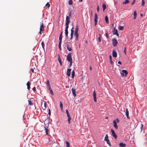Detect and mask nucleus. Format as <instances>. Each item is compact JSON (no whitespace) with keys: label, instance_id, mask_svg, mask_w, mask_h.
<instances>
[{"label":"nucleus","instance_id":"nucleus-1","mask_svg":"<svg viewBox=\"0 0 147 147\" xmlns=\"http://www.w3.org/2000/svg\"><path fill=\"white\" fill-rule=\"evenodd\" d=\"M120 73L122 76H125L127 74L128 72L126 70H123L122 71V72H121Z\"/></svg>","mask_w":147,"mask_h":147},{"label":"nucleus","instance_id":"nucleus-2","mask_svg":"<svg viewBox=\"0 0 147 147\" xmlns=\"http://www.w3.org/2000/svg\"><path fill=\"white\" fill-rule=\"evenodd\" d=\"M71 53H70L68 54L67 56V59L68 62L72 61V57H71Z\"/></svg>","mask_w":147,"mask_h":147},{"label":"nucleus","instance_id":"nucleus-3","mask_svg":"<svg viewBox=\"0 0 147 147\" xmlns=\"http://www.w3.org/2000/svg\"><path fill=\"white\" fill-rule=\"evenodd\" d=\"M112 41L113 46L114 47L116 46L117 44V42L116 39L115 38H113L112 39Z\"/></svg>","mask_w":147,"mask_h":147},{"label":"nucleus","instance_id":"nucleus-4","mask_svg":"<svg viewBox=\"0 0 147 147\" xmlns=\"http://www.w3.org/2000/svg\"><path fill=\"white\" fill-rule=\"evenodd\" d=\"M94 25L96 26L97 22V15L96 13H95L94 14Z\"/></svg>","mask_w":147,"mask_h":147},{"label":"nucleus","instance_id":"nucleus-5","mask_svg":"<svg viewBox=\"0 0 147 147\" xmlns=\"http://www.w3.org/2000/svg\"><path fill=\"white\" fill-rule=\"evenodd\" d=\"M111 132L112 133V134L113 136L115 138V139H117V136L116 134L114 131L112 129H111Z\"/></svg>","mask_w":147,"mask_h":147},{"label":"nucleus","instance_id":"nucleus-6","mask_svg":"<svg viewBox=\"0 0 147 147\" xmlns=\"http://www.w3.org/2000/svg\"><path fill=\"white\" fill-rule=\"evenodd\" d=\"M41 106L42 109L43 110H45L47 107L46 103V102H44L43 104L42 103L41 104Z\"/></svg>","mask_w":147,"mask_h":147},{"label":"nucleus","instance_id":"nucleus-7","mask_svg":"<svg viewBox=\"0 0 147 147\" xmlns=\"http://www.w3.org/2000/svg\"><path fill=\"white\" fill-rule=\"evenodd\" d=\"M113 123H114L113 126L116 129H118V126L117 125V123L116 121L114 120L113 121Z\"/></svg>","mask_w":147,"mask_h":147},{"label":"nucleus","instance_id":"nucleus-8","mask_svg":"<svg viewBox=\"0 0 147 147\" xmlns=\"http://www.w3.org/2000/svg\"><path fill=\"white\" fill-rule=\"evenodd\" d=\"M93 96L94 98V100L95 102L96 101V93L95 92V90L93 92Z\"/></svg>","mask_w":147,"mask_h":147},{"label":"nucleus","instance_id":"nucleus-9","mask_svg":"<svg viewBox=\"0 0 147 147\" xmlns=\"http://www.w3.org/2000/svg\"><path fill=\"white\" fill-rule=\"evenodd\" d=\"M44 30V29L43 24V23H42V24H41L40 26V31H43Z\"/></svg>","mask_w":147,"mask_h":147},{"label":"nucleus","instance_id":"nucleus-10","mask_svg":"<svg viewBox=\"0 0 147 147\" xmlns=\"http://www.w3.org/2000/svg\"><path fill=\"white\" fill-rule=\"evenodd\" d=\"M71 71V69H68L67 70V75L68 76H69L70 75Z\"/></svg>","mask_w":147,"mask_h":147},{"label":"nucleus","instance_id":"nucleus-11","mask_svg":"<svg viewBox=\"0 0 147 147\" xmlns=\"http://www.w3.org/2000/svg\"><path fill=\"white\" fill-rule=\"evenodd\" d=\"M58 61L59 62L60 64V65L61 66L62 65V63L61 62V59L60 58V56L59 54L58 55Z\"/></svg>","mask_w":147,"mask_h":147},{"label":"nucleus","instance_id":"nucleus-12","mask_svg":"<svg viewBox=\"0 0 147 147\" xmlns=\"http://www.w3.org/2000/svg\"><path fill=\"white\" fill-rule=\"evenodd\" d=\"M113 56V57H117V53L116 51L115 50H113L112 53Z\"/></svg>","mask_w":147,"mask_h":147},{"label":"nucleus","instance_id":"nucleus-13","mask_svg":"<svg viewBox=\"0 0 147 147\" xmlns=\"http://www.w3.org/2000/svg\"><path fill=\"white\" fill-rule=\"evenodd\" d=\"M71 91H72L73 95H74V96H76V94L75 93L76 90L74 88H72L71 89Z\"/></svg>","mask_w":147,"mask_h":147},{"label":"nucleus","instance_id":"nucleus-14","mask_svg":"<svg viewBox=\"0 0 147 147\" xmlns=\"http://www.w3.org/2000/svg\"><path fill=\"white\" fill-rule=\"evenodd\" d=\"M44 130L45 131L46 135L48 136H49V135L48 134V132L49 131L48 129L45 127H44Z\"/></svg>","mask_w":147,"mask_h":147},{"label":"nucleus","instance_id":"nucleus-15","mask_svg":"<svg viewBox=\"0 0 147 147\" xmlns=\"http://www.w3.org/2000/svg\"><path fill=\"white\" fill-rule=\"evenodd\" d=\"M117 33V30L115 29V28H114L113 31V35H115Z\"/></svg>","mask_w":147,"mask_h":147},{"label":"nucleus","instance_id":"nucleus-16","mask_svg":"<svg viewBox=\"0 0 147 147\" xmlns=\"http://www.w3.org/2000/svg\"><path fill=\"white\" fill-rule=\"evenodd\" d=\"M66 23L69 24L70 21H69V16H67L66 18Z\"/></svg>","mask_w":147,"mask_h":147},{"label":"nucleus","instance_id":"nucleus-17","mask_svg":"<svg viewBox=\"0 0 147 147\" xmlns=\"http://www.w3.org/2000/svg\"><path fill=\"white\" fill-rule=\"evenodd\" d=\"M126 115L128 119L129 118V111H128V110L127 109H126Z\"/></svg>","mask_w":147,"mask_h":147},{"label":"nucleus","instance_id":"nucleus-18","mask_svg":"<svg viewBox=\"0 0 147 147\" xmlns=\"http://www.w3.org/2000/svg\"><path fill=\"white\" fill-rule=\"evenodd\" d=\"M126 145V144L123 143V142H121L119 144V146L121 147H125Z\"/></svg>","mask_w":147,"mask_h":147},{"label":"nucleus","instance_id":"nucleus-19","mask_svg":"<svg viewBox=\"0 0 147 147\" xmlns=\"http://www.w3.org/2000/svg\"><path fill=\"white\" fill-rule=\"evenodd\" d=\"M26 85L27 86V89L28 90H29L30 89V84L29 82H27L26 84Z\"/></svg>","mask_w":147,"mask_h":147},{"label":"nucleus","instance_id":"nucleus-20","mask_svg":"<svg viewBox=\"0 0 147 147\" xmlns=\"http://www.w3.org/2000/svg\"><path fill=\"white\" fill-rule=\"evenodd\" d=\"M74 35L76 37V39L77 40H78V32H74Z\"/></svg>","mask_w":147,"mask_h":147},{"label":"nucleus","instance_id":"nucleus-21","mask_svg":"<svg viewBox=\"0 0 147 147\" xmlns=\"http://www.w3.org/2000/svg\"><path fill=\"white\" fill-rule=\"evenodd\" d=\"M103 11H104L106 9V5L104 4H102Z\"/></svg>","mask_w":147,"mask_h":147},{"label":"nucleus","instance_id":"nucleus-22","mask_svg":"<svg viewBox=\"0 0 147 147\" xmlns=\"http://www.w3.org/2000/svg\"><path fill=\"white\" fill-rule=\"evenodd\" d=\"M134 19L135 20L136 18V17L137 16V13H136V11H134Z\"/></svg>","mask_w":147,"mask_h":147},{"label":"nucleus","instance_id":"nucleus-23","mask_svg":"<svg viewBox=\"0 0 147 147\" xmlns=\"http://www.w3.org/2000/svg\"><path fill=\"white\" fill-rule=\"evenodd\" d=\"M78 26H76L75 30L74 32H78Z\"/></svg>","mask_w":147,"mask_h":147},{"label":"nucleus","instance_id":"nucleus-24","mask_svg":"<svg viewBox=\"0 0 147 147\" xmlns=\"http://www.w3.org/2000/svg\"><path fill=\"white\" fill-rule=\"evenodd\" d=\"M71 77L73 78L75 76V72L74 70L72 71L71 73Z\"/></svg>","mask_w":147,"mask_h":147},{"label":"nucleus","instance_id":"nucleus-25","mask_svg":"<svg viewBox=\"0 0 147 147\" xmlns=\"http://www.w3.org/2000/svg\"><path fill=\"white\" fill-rule=\"evenodd\" d=\"M129 1L128 0H125L123 2V4H126L127 3H129Z\"/></svg>","mask_w":147,"mask_h":147},{"label":"nucleus","instance_id":"nucleus-26","mask_svg":"<svg viewBox=\"0 0 147 147\" xmlns=\"http://www.w3.org/2000/svg\"><path fill=\"white\" fill-rule=\"evenodd\" d=\"M65 34L66 36V38H68V30H65Z\"/></svg>","mask_w":147,"mask_h":147},{"label":"nucleus","instance_id":"nucleus-27","mask_svg":"<svg viewBox=\"0 0 147 147\" xmlns=\"http://www.w3.org/2000/svg\"><path fill=\"white\" fill-rule=\"evenodd\" d=\"M109 59L110 60V63L111 64H113V61L112 60V57H111V55L109 56Z\"/></svg>","mask_w":147,"mask_h":147},{"label":"nucleus","instance_id":"nucleus-28","mask_svg":"<svg viewBox=\"0 0 147 147\" xmlns=\"http://www.w3.org/2000/svg\"><path fill=\"white\" fill-rule=\"evenodd\" d=\"M105 19L106 23H108V17L107 16H106L105 17Z\"/></svg>","mask_w":147,"mask_h":147},{"label":"nucleus","instance_id":"nucleus-29","mask_svg":"<svg viewBox=\"0 0 147 147\" xmlns=\"http://www.w3.org/2000/svg\"><path fill=\"white\" fill-rule=\"evenodd\" d=\"M68 117V123H69V124H70V120H71V118L70 117V116H69V117Z\"/></svg>","mask_w":147,"mask_h":147},{"label":"nucleus","instance_id":"nucleus-30","mask_svg":"<svg viewBox=\"0 0 147 147\" xmlns=\"http://www.w3.org/2000/svg\"><path fill=\"white\" fill-rule=\"evenodd\" d=\"M66 147H70V145L69 142L68 141H66Z\"/></svg>","mask_w":147,"mask_h":147},{"label":"nucleus","instance_id":"nucleus-31","mask_svg":"<svg viewBox=\"0 0 147 147\" xmlns=\"http://www.w3.org/2000/svg\"><path fill=\"white\" fill-rule=\"evenodd\" d=\"M69 24L66 23V28L65 30H68V29L69 27Z\"/></svg>","mask_w":147,"mask_h":147},{"label":"nucleus","instance_id":"nucleus-32","mask_svg":"<svg viewBox=\"0 0 147 147\" xmlns=\"http://www.w3.org/2000/svg\"><path fill=\"white\" fill-rule=\"evenodd\" d=\"M67 48L68 50L69 51H71V47H69V46L67 44Z\"/></svg>","mask_w":147,"mask_h":147},{"label":"nucleus","instance_id":"nucleus-33","mask_svg":"<svg viewBox=\"0 0 147 147\" xmlns=\"http://www.w3.org/2000/svg\"><path fill=\"white\" fill-rule=\"evenodd\" d=\"M73 3V1L72 0H69L68 1V4L70 5H71Z\"/></svg>","mask_w":147,"mask_h":147},{"label":"nucleus","instance_id":"nucleus-34","mask_svg":"<svg viewBox=\"0 0 147 147\" xmlns=\"http://www.w3.org/2000/svg\"><path fill=\"white\" fill-rule=\"evenodd\" d=\"M106 141H107V143L110 146H111V144L110 143V141L108 139V140H106Z\"/></svg>","mask_w":147,"mask_h":147},{"label":"nucleus","instance_id":"nucleus-35","mask_svg":"<svg viewBox=\"0 0 147 147\" xmlns=\"http://www.w3.org/2000/svg\"><path fill=\"white\" fill-rule=\"evenodd\" d=\"M66 112L67 113V117H69V116H70L69 113L67 110V109L66 110Z\"/></svg>","mask_w":147,"mask_h":147},{"label":"nucleus","instance_id":"nucleus-36","mask_svg":"<svg viewBox=\"0 0 147 147\" xmlns=\"http://www.w3.org/2000/svg\"><path fill=\"white\" fill-rule=\"evenodd\" d=\"M108 135L107 134L105 138V139H104V140H105V141H106L107 140H108Z\"/></svg>","mask_w":147,"mask_h":147},{"label":"nucleus","instance_id":"nucleus-37","mask_svg":"<svg viewBox=\"0 0 147 147\" xmlns=\"http://www.w3.org/2000/svg\"><path fill=\"white\" fill-rule=\"evenodd\" d=\"M28 104L29 105H32V103L31 102V100H28Z\"/></svg>","mask_w":147,"mask_h":147},{"label":"nucleus","instance_id":"nucleus-38","mask_svg":"<svg viewBox=\"0 0 147 147\" xmlns=\"http://www.w3.org/2000/svg\"><path fill=\"white\" fill-rule=\"evenodd\" d=\"M60 107L62 110L63 109V105L62 103V102L61 101L60 102Z\"/></svg>","mask_w":147,"mask_h":147},{"label":"nucleus","instance_id":"nucleus-39","mask_svg":"<svg viewBox=\"0 0 147 147\" xmlns=\"http://www.w3.org/2000/svg\"><path fill=\"white\" fill-rule=\"evenodd\" d=\"M124 28V27L123 26H119V29L120 30H122Z\"/></svg>","mask_w":147,"mask_h":147},{"label":"nucleus","instance_id":"nucleus-40","mask_svg":"<svg viewBox=\"0 0 147 147\" xmlns=\"http://www.w3.org/2000/svg\"><path fill=\"white\" fill-rule=\"evenodd\" d=\"M62 40V37L59 36V43H61Z\"/></svg>","mask_w":147,"mask_h":147},{"label":"nucleus","instance_id":"nucleus-41","mask_svg":"<svg viewBox=\"0 0 147 147\" xmlns=\"http://www.w3.org/2000/svg\"><path fill=\"white\" fill-rule=\"evenodd\" d=\"M46 6H47V7L49 8L50 7V4L48 2H47L46 4L45 5Z\"/></svg>","mask_w":147,"mask_h":147},{"label":"nucleus","instance_id":"nucleus-42","mask_svg":"<svg viewBox=\"0 0 147 147\" xmlns=\"http://www.w3.org/2000/svg\"><path fill=\"white\" fill-rule=\"evenodd\" d=\"M61 43H59L58 45V47L60 50H61Z\"/></svg>","mask_w":147,"mask_h":147},{"label":"nucleus","instance_id":"nucleus-43","mask_svg":"<svg viewBox=\"0 0 147 147\" xmlns=\"http://www.w3.org/2000/svg\"><path fill=\"white\" fill-rule=\"evenodd\" d=\"M142 6H144L145 4V1L144 0H142Z\"/></svg>","mask_w":147,"mask_h":147},{"label":"nucleus","instance_id":"nucleus-44","mask_svg":"<svg viewBox=\"0 0 147 147\" xmlns=\"http://www.w3.org/2000/svg\"><path fill=\"white\" fill-rule=\"evenodd\" d=\"M47 86H50V84H49V80H47Z\"/></svg>","mask_w":147,"mask_h":147},{"label":"nucleus","instance_id":"nucleus-45","mask_svg":"<svg viewBox=\"0 0 147 147\" xmlns=\"http://www.w3.org/2000/svg\"><path fill=\"white\" fill-rule=\"evenodd\" d=\"M74 28L73 27L71 30V33L74 34V30H73L74 29Z\"/></svg>","mask_w":147,"mask_h":147},{"label":"nucleus","instance_id":"nucleus-46","mask_svg":"<svg viewBox=\"0 0 147 147\" xmlns=\"http://www.w3.org/2000/svg\"><path fill=\"white\" fill-rule=\"evenodd\" d=\"M41 44V45H42V48L43 49H44V42L43 41H42V42Z\"/></svg>","mask_w":147,"mask_h":147},{"label":"nucleus","instance_id":"nucleus-47","mask_svg":"<svg viewBox=\"0 0 147 147\" xmlns=\"http://www.w3.org/2000/svg\"><path fill=\"white\" fill-rule=\"evenodd\" d=\"M51 94L52 95H53L54 94L53 92V91H52V90H50V91Z\"/></svg>","mask_w":147,"mask_h":147},{"label":"nucleus","instance_id":"nucleus-48","mask_svg":"<svg viewBox=\"0 0 147 147\" xmlns=\"http://www.w3.org/2000/svg\"><path fill=\"white\" fill-rule=\"evenodd\" d=\"M73 34H73V33H71V38H70V40H71L72 38H73Z\"/></svg>","mask_w":147,"mask_h":147},{"label":"nucleus","instance_id":"nucleus-49","mask_svg":"<svg viewBox=\"0 0 147 147\" xmlns=\"http://www.w3.org/2000/svg\"><path fill=\"white\" fill-rule=\"evenodd\" d=\"M69 62L70 63V64H69V67H70L72 65V61H69Z\"/></svg>","mask_w":147,"mask_h":147},{"label":"nucleus","instance_id":"nucleus-50","mask_svg":"<svg viewBox=\"0 0 147 147\" xmlns=\"http://www.w3.org/2000/svg\"><path fill=\"white\" fill-rule=\"evenodd\" d=\"M141 131H142V128H143V124H141Z\"/></svg>","mask_w":147,"mask_h":147},{"label":"nucleus","instance_id":"nucleus-51","mask_svg":"<svg viewBox=\"0 0 147 147\" xmlns=\"http://www.w3.org/2000/svg\"><path fill=\"white\" fill-rule=\"evenodd\" d=\"M32 89H33V91H34V92H35V91L36 90V87H33Z\"/></svg>","mask_w":147,"mask_h":147},{"label":"nucleus","instance_id":"nucleus-52","mask_svg":"<svg viewBox=\"0 0 147 147\" xmlns=\"http://www.w3.org/2000/svg\"><path fill=\"white\" fill-rule=\"evenodd\" d=\"M106 37L108 38V37H109V36H108V34L107 33H106Z\"/></svg>","mask_w":147,"mask_h":147},{"label":"nucleus","instance_id":"nucleus-53","mask_svg":"<svg viewBox=\"0 0 147 147\" xmlns=\"http://www.w3.org/2000/svg\"><path fill=\"white\" fill-rule=\"evenodd\" d=\"M97 11L98 12L99 11V7L98 5L97 6Z\"/></svg>","mask_w":147,"mask_h":147},{"label":"nucleus","instance_id":"nucleus-54","mask_svg":"<svg viewBox=\"0 0 147 147\" xmlns=\"http://www.w3.org/2000/svg\"><path fill=\"white\" fill-rule=\"evenodd\" d=\"M49 115L50 116L51 115V111L50 109H49Z\"/></svg>","mask_w":147,"mask_h":147},{"label":"nucleus","instance_id":"nucleus-55","mask_svg":"<svg viewBox=\"0 0 147 147\" xmlns=\"http://www.w3.org/2000/svg\"><path fill=\"white\" fill-rule=\"evenodd\" d=\"M98 40L99 42H100L101 41V39L100 38V37H98Z\"/></svg>","mask_w":147,"mask_h":147},{"label":"nucleus","instance_id":"nucleus-56","mask_svg":"<svg viewBox=\"0 0 147 147\" xmlns=\"http://www.w3.org/2000/svg\"><path fill=\"white\" fill-rule=\"evenodd\" d=\"M31 71L33 72V73H34V69L33 68H32L31 69Z\"/></svg>","mask_w":147,"mask_h":147},{"label":"nucleus","instance_id":"nucleus-57","mask_svg":"<svg viewBox=\"0 0 147 147\" xmlns=\"http://www.w3.org/2000/svg\"><path fill=\"white\" fill-rule=\"evenodd\" d=\"M135 1H136V0H133V2L131 3V4L132 5H133L134 4V3L135 2Z\"/></svg>","mask_w":147,"mask_h":147},{"label":"nucleus","instance_id":"nucleus-58","mask_svg":"<svg viewBox=\"0 0 147 147\" xmlns=\"http://www.w3.org/2000/svg\"><path fill=\"white\" fill-rule=\"evenodd\" d=\"M62 33H63L62 32H61V33L60 34V36H59L60 37H62Z\"/></svg>","mask_w":147,"mask_h":147},{"label":"nucleus","instance_id":"nucleus-59","mask_svg":"<svg viewBox=\"0 0 147 147\" xmlns=\"http://www.w3.org/2000/svg\"><path fill=\"white\" fill-rule=\"evenodd\" d=\"M125 51H126V47H125L124 52L125 53V54H126Z\"/></svg>","mask_w":147,"mask_h":147},{"label":"nucleus","instance_id":"nucleus-60","mask_svg":"<svg viewBox=\"0 0 147 147\" xmlns=\"http://www.w3.org/2000/svg\"><path fill=\"white\" fill-rule=\"evenodd\" d=\"M115 35H116L118 38L119 37V34L118 33H117L116 34H115Z\"/></svg>","mask_w":147,"mask_h":147},{"label":"nucleus","instance_id":"nucleus-61","mask_svg":"<svg viewBox=\"0 0 147 147\" xmlns=\"http://www.w3.org/2000/svg\"><path fill=\"white\" fill-rule=\"evenodd\" d=\"M118 64H121V62L120 61H118Z\"/></svg>","mask_w":147,"mask_h":147},{"label":"nucleus","instance_id":"nucleus-62","mask_svg":"<svg viewBox=\"0 0 147 147\" xmlns=\"http://www.w3.org/2000/svg\"><path fill=\"white\" fill-rule=\"evenodd\" d=\"M117 121V122L118 123L119 122V120L117 118L116 119Z\"/></svg>","mask_w":147,"mask_h":147},{"label":"nucleus","instance_id":"nucleus-63","mask_svg":"<svg viewBox=\"0 0 147 147\" xmlns=\"http://www.w3.org/2000/svg\"><path fill=\"white\" fill-rule=\"evenodd\" d=\"M71 12L70 13H69V17H70L71 16Z\"/></svg>","mask_w":147,"mask_h":147},{"label":"nucleus","instance_id":"nucleus-64","mask_svg":"<svg viewBox=\"0 0 147 147\" xmlns=\"http://www.w3.org/2000/svg\"><path fill=\"white\" fill-rule=\"evenodd\" d=\"M49 90L50 91V90H52L51 89V87L50 86H49Z\"/></svg>","mask_w":147,"mask_h":147}]
</instances>
